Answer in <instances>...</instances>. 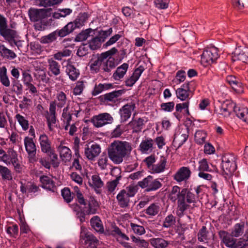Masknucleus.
I'll list each match as a JSON object with an SVG mask.
<instances>
[{"label":"nucleus","mask_w":248,"mask_h":248,"mask_svg":"<svg viewBox=\"0 0 248 248\" xmlns=\"http://www.w3.org/2000/svg\"><path fill=\"white\" fill-rule=\"evenodd\" d=\"M132 150V145L130 142L116 140L108 146V156L115 164H120L124 158L130 156Z\"/></svg>","instance_id":"f257e3e1"},{"label":"nucleus","mask_w":248,"mask_h":248,"mask_svg":"<svg viewBox=\"0 0 248 248\" xmlns=\"http://www.w3.org/2000/svg\"><path fill=\"white\" fill-rule=\"evenodd\" d=\"M116 65L113 58H109L105 61L102 55L98 53L93 55L89 63L90 70L93 74L98 73L100 69L103 72L109 73L116 67Z\"/></svg>","instance_id":"f03ea898"},{"label":"nucleus","mask_w":248,"mask_h":248,"mask_svg":"<svg viewBox=\"0 0 248 248\" xmlns=\"http://www.w3.org/2000/svg\"><path fill=\"white\" fill-rule=\"evenodd\" d=\"M0 35L11 46H12V41L18 38L17 31L8 28L6 18L1 14H0Z\"/></svg>","instance_id":"7ed1b4c3"},{"label":"nucleus","mask_w":248,"mask_h":248,"mask_svg":"<svg viewBox=\"0 0 248 248\" xmlns=\"http://www.w3.org/2000/svg\"><path fill=\"white\" fill-rule=\"evenodd\" d=\"M235 157L233 155L225 154L222 157V169L227 175L232 174L236 170Z\"/></svg>","instance_id":"20e7f679"},{"label":"nucleus","mask_w":248,"mask_h":248,"mask_svg":"<svg viewBox=\"0 0 248 248\" xmlns=\"http://www.w3.org/2000/svg\"><path fill=\"white\" fill-rule=\"evenodd\" d=\"M114 121L113 117L108 113H101L93 116L91 122L97 128L102 127L106 125L111 124Z\"/></svg>","instance_id":"39448f33"},{"label":"nucleus","mask_w":248,"mask_h":248,"mask_svg":"<svg viewBox=\"0 0 248 248\" xmlns=\"http://www.w3.org/2000/svg\"><path fill=\"white\" fill-rule=\"evenodd\" d=\"M218 58L217 49L215 47L204 50L201 56V62L205 66L215 62Z\"/></svg>","instance_id":"423d86ee"},{"label":"nucleus","mask_w":248,"mask_h":248,"mask_svg":"<svg viewBox=\"0 0 248 248\" xmlns=\"http://www.w3.org/2000/svg\"><path fill=\"white\" fill-rule=\"evenodd\" d=\"M182 202L181 205V217L184 216V212L189 207L188 203H192L196 202V196L194 193L187 188L182 189V195H181Z\"/></svg>","instance_id":"0eeeda50"},{"label":"nucleus","mask_w":248,"mask_h":248,"mask_svg":"<svg viewBox=\"0 0 248 248\" xmlns=\"http://www.w3.org/2000/svg\"><path fill=\"white\" fill-rule=\"evenodd\" d=\"M24 144L29 161L32 163L35 162L37 147L33 138L28 136L25 137L24 139Z\"/></svg>","instance_id":"6e6552de"},{"label":"nucleus","mask_w":248,"mask_h":248,"mask_svg":"<svg viewBox=\"0 0 248 248\" xmlns=\"http://www.w3.org/2000/svg\"><path fill=\"white\" fill-rule=\"evenodd\" d=\"M138 186L142 188H146L147 191H155L162 186V184L157 179L149 175L138 182Z\"/></svg>","instance_id":"1a4fd4ad"},{"label":"nucleus","mask_w":248,"mask_h":248,"mask_svg":"<svg viewBox=\"0 0 248 248\" xmlns=\"http://www.w3.org/2000/svg\"><path fill=\"white\" fill-rule=\"evenodd\" d=\"M80 243L89 248H97L99 240L91 232L82 231L80 235Z\"/></svg>","instance_id":"9d476101"},{"label":"nucleus","mask_w":248,"mask_h":248,"mask_svg":"<svg viewBox=\"0 0 248 248\" xmlns=\"http://www.w3.org/2000/svg\"><path fill=\"white\" fill-rule=\"evenodd\" d=\"M182 195V189L181 190L180 187L178 186H175L172 187L169 195V199L172 202H175L177 200L176 214L179 217H181V213Z\"/></svg>","instance_id":"9b49d317"},{"label":"nucleus","mask_w":248,"mask_h":248,"mask_svg":"<svg viewBox=\"0 0 248 248\" xmlns=\"http://www.w3.org/2000/svg\"><path fill=\"white\" fill-rule=\"evenodd\" d=\"M189 82H186L175 91L176 97L181 101H189L192 94L190 89Z\"/></svg>","instance_id":"f8f14e48"},{"label":"nucleus","mask_w":248,"mask_h":248,"mask_svg":"<svg viewBox=\"0 0 248 248\" xmlns=\"http://www.w3.org/2000/svg\"><path fill=\"white\" fill-rule=\"evenodd\" d=\"M136 108V105L134 102H130L123 106L119 111L121 122H126L130 117L132 112Z\"/></svg>","instance_id":"ddd939ff"},{"label":"nucleus","mask_w":248,"mask_h":248,"mask_svg":"<svg viewBox=\"0 0 248 248\" xmlns=\"http://www.w3.org/2000/svg\"><path fill=\"white\" fill-rule=\"evenodd\" d=\"M111 174L112 176H115L116 178L107 183V188L109 193H112L119 183V181L122 178L121 169L118 167H114L111 171Z\"/></svg>","instance_id":"4468645a"},{"label":"nucleus","mask_w":248,"mask_h":248,"mask_svg":"<svg viewBox=\"0 0 248 248\" xmlns=\"http://www.w3.org/2000/svg\"><path fill=\"white\" fill-rule=\"evenodd\" d=\"M237 106L232 100H226L224 101L220 107L219 114L224 117H228L233 112Z\"/></svg>","instance_id":"2eb2a0df"},{"label":"nucleus","mask_w":248,"mask_h":248,"mask_svg":"<svg viewBox=\"0 0 248 248\" xmlns=\"http://www.w3.org/2000/svg\"><path fill=\"white\" fill-rule=\"evenodd\" d=\"M38 141L42 153L46 154L52 152L53 149L52 142L46 134L40 135Z\"/></svg>","instance_id":"dca6fc26"},{"label":"nucleus","mask_w":248,"mask_h":248,"mask_svg":"<svg viewBox=\"0 0 248 248\" xmlns=\"http://www.w3.org/2000/svg\"><path fill=\"white\" fill-rule=\"evenodd\" d=\"M218 235L221 240V242L226 247L230 248L237 247L236 239L233 238V236H232L231 233H229L227 232L222 230L218 232Z\"/></svg>","instance_id":"f3484780"},{"label":"nucleus","mask_w":248,"mask_h":248,"mask_svg":"<svg viewBox=\"0 0 248 248\" xmlns=\"http://www.w3.org/2000/svg\"><path fill=\"white\" fill-rule=\"evenodd\" d=\"M101 152V148L97 144H93L91 146L86 144L84 149V154L86 157L90 160H93L98 156Z\"/></svg>","instance_id":"a211bd4d"},{"label":"nucleus","mask_w":248,"mask_h":248,"mask_svg":"<svg viewBox=\"0 0 248 248\" xmlns=\"http://www.w3.org/2000/svg\"><path fill=\"white\" fill-rule=\"evenodd\" d=\"M47 11L45 9H37L31 8L29 10V15L31 21L36 22L45 18L47 16Z\"/></svg>","instance_id":"6ab92c4d"},{"label":"nucleus","mask_w":248,"mask_h":248,"mask_svg":"<svg viewBox=\"0 0 248 248\" xmlns=\"http://www.w3.org/2000/svg\"><path fill=\"white\" fill-rule=\"evenodd\" d=\"M57 151L60 154V157L65 163L69 162L72 158V152L67 146L61 142L57 147Z\"/></svg>","instance_id":"aec40b11"},{"label":"nucleus","mask_w":248,"mask_h":248,"mask_svg":"<svg viewBox=\"0 0 248 248\" xmlns=\"http://www.w3.org/2000/svg\"><path fill=\"white\" fill-rule=\"evenodd\" d=\"M84 207L87 215H93L97 213L99 207L97 201L93 197H91L89 200H86V204Z\"/></svg>","instance_id":"412c9836"},{"label":"nucleus","mask_w":248,"mask_h":248,"mask_svg":"<svg viewBox=\"0 0 248 248\" xmlns=\"http://www.w3.org/2000/svg\"><path fill=\"white\" fill-rule=\"evenodd\" d=\"M125 92L124 90L114 91L112 92L106 93L101 96V99L104 102L115 103L118 101V98L121 96Z\"/></svg>","instance_id":"4be33fe9"},{"label":"nucleus","mask_w":248,"mask_h":248,"mask_svg":"<svg viewBox=\"0 0 248 248\" xmlns=\"http://www.w3.org/2000/svg\"><path fill=\"white\" fill-rule=\"evenodd\" d=\"M191 171L188 168L182 167L174 175V179L178 182L187 180L190 176Z\"/></svg>","instance_id":"5701e85b"},{"label":"nucleus","mask_w":248,"mask_h":248,"mask_svg":"<svg viewBox=\"0 0 248 248\" xmlns=\"http://www.w3.org/2000/svg\"><path fill=\"white\" fill-rule=\"evenodd\" d=\"M48 63V73L51 76H57L61 74V65L59 63L52 58L49 59Z\"/></svg>","instance_id":"b1692460"},{"label":"nucleus","mask_w":248,"mask_h":248,"mask_svg":"<svg viewBox=\"0 0 248 248\" xmlns=\"http://www.w3.org/2000/svg\"><path fill=\"white\" fill-rule=\"evenodd\" d=\"M144 70V68L142 65H140L139 67L136 68L132 76L125 81V85L127 87H132L133 86L139 79Z\"/></svg>","instance_id":"393cba45"},{"label":"nucleus","mask_w":248,"mask_h":248,"mask_svg":"<svg viewBox=\"0 0 248 248\" xmlns=\"http://www.w3.org/2000/svg\"><path fill=\"white\" fill-rule=\"evenodd\" d=\"M233 58L234 61L239 60L244 62H248V48H236L233 53Z\"/></svg>","instance_id":"a878e982"},{"label":"nucleus","mask_w":248,"mask_h":248,"mask_svg":"<svg viewBox=\"0 0 248 248\" xmlns=\"http://www.w3.org/2000/svg\"><path fill=\"white\" fill-rule=\"evenodd\" d=\"M188 135L186 133L178 131L174 135L172 141L173 146L176 149L180 148L187 140Z\"/></svg>","instance_id":"bb28decb"},{"label":"nucleus","mask_w":248,"mask_h":248,"mask_svg":"<svg viewBox=\"0 0 248 248\" xmlns=\"http://www.w3.org/2000/svg\"><path fill=\"white\" fill-rule=\"evenodd\" d=\"M40 181L43 188L53 192L55 191L56 186L55 182L50 177L46 175L42 176L40 178Z\"/></svg>","instance_id":"cd10ccee"},{"label":"nucleus","mask_w":248,"mask_h":248,"mask_svg":"<svg viewBox=\"0 0 248 248\" xmlns=\"http://www.w3.org/2000/svg\"><path fill=\"white\" fill-rule=\"evenodd\" d=\"M119 205L122 208L128 206L130 202V197L126 194L124 190H122L116 197Z\"/></svg>","instance_id":"c85d7f7f"},{"label":"nucleus","mask_w":248,"mask_h":248,"mask_svg":"<svg viewBox=\"0 0 248 248\" xmlns=\"http://www.w3.org/2000/svg\"><path fill=\"white\" fill-rule=\"evenodd\" d=\"M154 140L151 138H147L142 140L140 145V150L142 153L151 152L153 149Z\"/></svg>","instance_id":"c756f323"},{"label":"nucleus","mask_w":248,"mask_h":248,"mask_svg":"<svg viewBox=\"0 0 248 248\" xmlns=\"http://www.w3.org/2000/svg\"><path fill=\"white\" fill-rule=\"evenodd\" d=\"M166 163L167 159L164 156H161L159 162L155 164H154L150 172L151 173H159L163 172L165 170Z\"/></svg>","instance_id":"7c9ffc66"},{"label":"nucleus","mask_w":248,"mask_h":248,"mask_svg":"<svg viewBox=\"0 0 248 248\" xmlns=\"http://www.w3.org/2000/svg\"><path fill=\"white\" fill-rule=\"evenodd\" d=\"M67 102V96L66 94L62 92H59L56 94V100L55 101H51L49 105H51L52 103L54 104L55 107L56 106L59 108H62L66 104Z\"/></svg>","instance_id":"2f4dec72"},{"label":"nucleus","mask_w":248,"mask_h":248,"mask_svg":"<svg viewBox=\"0 0 248 248\" xmlns=\"http://www.w3.org/2000/svg\"><path fill=\"white\" fill-rule=\"evenodd\" d=\"M160 210L161 207L159 203H152L144 210V212L149 217H151L158 215Z\"/></svg>","instance_id":"473e14b6"},{"label":"nucleus","mask_w":248,"mask_h":248,"mask_svg":"<svg viewBox=\"0 0 248 248\" xmlns=\"http://www.w3.org/2000/svg\"><path fill=\"white\" fill-rule=\"evenodd\" d=\"M128 124L132 129L133 133H139L141 131L144 125V120L141 118H139L138 119H133Z\"/></svg>","instance_id":"72a5a7b5"},{"label":"nucleus","mask_w":248,"mask_h":248,"mask_svg":"<svg viewBox=\"0 0 248 248\" xmlns=\"http://www.w3.org/2000/svg\"><path fill=\"white\" fill-rule=\"evenodd\" d=\"M20 191L22 193H25L27 191L29 193H34L39 190V187L34 183L28 182L26 184H24L22 182H20Z\"/></svg>","instance_id":"f704fd0d"},{"label":"nucleus","mask_w":248,"mask_h":248,"mask_svg":"<svg viewBox=\"0 0 248 248\" xmlns=\"http://www.w3.org/2000/svg\"><path fill=\"white\" fill-rule=\"evenodd\" d=\"M66 72L69 78L73 81H76L80 75L78 69H77L72 64H68L66 66Z\"/></svg>","instance_id":"c9c22d12"},{"label":"nucleus","mask_w":248,"mask_h":248,"mask_svg":"<svg viewBox=\"0 0 248 248\" xmlns=\"http://www.w3.org/2000/svg\"><path fill=\"white\" fill-rule=\"evenodd\" d=\"M245 222L236 223L233 227L231 232L232 236L239 237L244 233Z\"/></svg>","instance_id":"e433bc0d"},{"label":"nucleus","mask_w":248,"mask_h":248,"mask_svg":"<svg viewBox=\"0 0 248 248\" xmlns=\"http://www.w3.org/2000/svg\"><path fill=\"white\" fill-rule=\"evenodd\" d=\"M235 113L239 118L248 124V108L247 107L237 106Z\"/></svg>","instance_id":"4c0bfd02"},{"label":"nucleus","mask_w":248,"mask_h":248,"mask_svg":"<svg viewBox=\"0 0 248 248\" xmlns=\"http://www.w3.org/2000/svg\"><path fill=\"white\" fill-rule=\"evenodd\" d=\"M128 68V64L124 63L122 65L117 67L113 73V77L115 80H120L124 78Z\"/></svg>","instance_id":"58836bf2"},{"label":"nucleus","mask_w":248,"mask_h":248,"mask_svg":"<svg viewBox=\"0 0 248 248\" xmlns=\"http://www.w3.org/2000/svg\"><path fill=\"white\" fill-rule=\"evenodd\" d=\"M69 106H67L62 110V117L63 118V122L66 124L64 129L65 130H67L68 127L70 125V123L72 120V116L73 115V110H71L70 111H69Z\"/></svg>","instance_id":"ea45409f"},{"label":"nucleus","mask_w":248,"mask_h":248,"mask_svg":"<svg viewBox=\"0 0 248 248\" xmlns=\"http://www.w3.org/2000/svg\"><path fill=\"white\" fill-rule=\"evenodd\" d=\"M0 54L3 58L9 60H13L16 57V54L13 51L2 44H0Z\"/></svg>","instance_id":"a19ab883"},{"label":"nucleus","mask_w":248,"mask_h":248,"mask_svg":"<svg viewBox=\"0 0 248 248\" xmlns=\"http://www.w3.org/2000/svg\"><path fill=\"white\" fill-rule=\"evenodd\" d=\"M150 243L155 248H165L168 247L169 242L160 238H154L150 240Z\"/></svg>","instance_id":"79ce46f5"},{"label":"nucleus","mask_w":248,"mask_h":248,"mask_svg":"<svg viewBox=\"0 0 248 248\" xmlns=\"http://www.w3.org/2000/svg\"><path fill=\"white\" fill-rule=\"evenodd\" d=\"M92 227L97 232H104L103 226L101 220L98 216H94L90 220Z\"/></svg>","instance_id":"37998d69"},{"label":"nucleus","mask_w":248,"mask_h":248,"mask_svg":"<svg viewBox=\"0 0 248 248\" xmlns=\"http://www.w3.org/2000/svg\"><path fill=\"white\" fill-rule=\"evenodd\" d=\"M0 81L1 84L8 87L10 85V81L7 75V70L5 66L0 68Z\"/></svg>","instance_id":"c03bdc74"},{"label":"nucleus","mask_w":248,"mask_h":248,"mask_svg":"<svg viewBox=\"0 0 248 248\" xmlns=\"http://www.w3.org/2000/svg\"><path fill=\"white\" fill-rule=\"evenodd\" d=\"M17 155L16 151L13 150H10L8 152V154L5 153L3 155L0 156V161L5 163L6 165H10L12 163L13 157L14 156Z\"/></svg>","instance_id":"a18cd8bd"},{"label":"nucleus","mask_w":248,"mask_h":248,"mask_svg":"<svg viewBox=\"0 0 248 248\" xmlns=\"http://www.w3.org/2000/svg\"><path fill=\"white\" fill-rule=\"evenodd\" d=\"M33 75L36 79L39 82L43 83H47L49 82V78L47 77L45 68L34 72Z\"/></svg>","instance_id":"49530a36"},{"label":"nucleus","mask_w":248,"mask_h":248,"mask_svg":"<svg viewBox=\"0 0 248 248\" xmlns=\"http://www.w3.org/2000/svg\"><path fill=\"white\" fill-rule=\"evenodd\" d=\"M208 231L206 226H203L197 234L198 240L200 242L206 243L209 240Z\"/></svg>","instance_id":"de8ad7c7"},{"label":"nucleus","mask_w":248,"mask_h":248,"mask_svg":"<svg viewBox=\"0 0 248 248\" xmlns=\"http://www.w3.org/2000/svg\"><path fill=\"white\" fill-rule=\"evenodd\" d=\"M56 107H55L54 104L52 103L51 105H49V113L47 112V114L46 116L47 122L52 123V124H55L56 122Z\"/></svg>","instance_id":"09e8293b"},{"label":"nucleus","mask_w":248,"mask_h":248,"mask_svg":"<svg viewBox=\"0 0 248 248\" xmlns=\"http://www.w3.org/2000/svg\"><path fill=\"white\" fill-rule=\"evenodd\" d=\"M88 18L87 14L85 13L79 14L77 18L72 22L73 25L76 29L79 28L83 26Z\"/></svg>","instance_id":"8fccbe9b"},{"label":"nucleus","mask_w":248,"mask_h":248,"mask_svg":"<svg viewBox=\"0 0 248 248\" xmlns=\"http://www.w3.org/2000/svg\"><path fill=\"white\" fill-rule=\"evenodd\" d=\"M207 137L206 133L202 130L196 131L194 135V140L198 144H203L205 142Z\"/></svg>","instance_id":"3c124183"},{"label":"nucleus","mask_w":248,"mask_h":248,"mask_svg":"<svg viewBox=\"0 0 248 248\" xmlns=\"http://www.w3.org/2000/svg\"><path fill=\"white\" fill-rule=\"evenodd\" d=\"M72 208L74 212H76V215L80 220L81 222L85 221V217L86 214L84 208L81 209V207L77 204H74L72 205Z\"/></svg>","instance_id":"603ef678"},{"label":"nucleus","mask_w":248,"mask_h":248,"mask_svg":"<svg viewBox=\"0 0 248 248\" xmlns=\"http://www.w3.org/2000/svg\"><path fill=\"white\" fill-rule=\"evenodd\" d=\"M90 186L94 188H99L104 185V183L99 175L95 174L92 177V183H89Z\"/></svg>","instance_id":"864d4df0"},{"label":"nucleus","mask_w":248,"mask_h":248,"mask_svg":"<svg viewBox=\"0 0 248 248\" xmlns=\"http://www.w3.org/2000/svg\"><path fill=\"white\" fill-rule=\"evenodd\" d=\"M0 174L3 179L11 180L13 178L11 170L6 167L0 165Z\"/></svg>","instance_id":"5fc2aeb1"},{"label":"nucleus","mask_w":248,"mask_h":248,"mask_svg":"<svg viewBox=\"0 0 248 248\" xmlns=\"http://www.w3.org/2000/svg\"><path fill=\"white\" fill-rule=\"evenodd\" d=\"M226 80L235 91H238L237 88L241 87V83L233 76H228L226 78Z\"/></svg>","instance_id":"6e6d98bb"},{"label":"nucleus","mask_w":248,"mask_h":248,"mask_svg":"<svg viewBox=\"0 0 248 248\" xmlns=\"http://www.w3.org/2000/svg\"><path fill=\"white\" fill-rule=\"evenodd\" d=\"M57 37V33L54 31L47 35L42 36L40 39V42L43 44H49L55 41Z\"/></svg>","instance_id":"4d7b16f0"},{"label":"nucleus","mask_w":248,"mask_h":248,"mask_svg":"<svg viewBox=\"0 0 248 248\" xmlns=\"http://www.w3.org/2000/svg\"><path fill=\"white\" fill-rule=\"evenodd\" d=\"M176 218L172 214H170L165 218L162 226L164 228H170L175 224Z\"/></svg>","instance_id":"13d9d810"},{"label":"nucleus","mask_w":248,"mask_h":248,"mask_svg":"<svg viewBox=\"0 0 248 248\" xmlns=\"http://www.w3.org/2000/svg\"><path fill=\"white\" fill-rule=\"evenodd\" d=\"M102 43L97 36H95L89 41V46L93 50H97L100 48Z\"/></svg>","instance_id":"bf43d9fd"},{"label":"nucleus","mask_w":248,"mask_h":248,"mask_svg":"<svg viewBox=\"0 0 248 248\" xmlns=\"http://www.w3.org/2000/svg\"><path fill=\"white\" fill-rule=\"evenodd\" d=\"M12 90L17 95H20L23 93V86L18 80L14 79L12 81Z\"/></svg>","instance_id":"052dcab7"},{"label":"nucleus","mask_w":248,"mask_h":248,"mask_svg":"<svg viewBox=\"0 0 248 248\" xmlns=\"http://www.w3.org/2000/svg\"><path fill=\"white\" fill-rule=\"evenodd\" d=\"M92 31V30L91 29H88L81 31L77 35L75 38V40L78 42H81L86 40L89 36L90 34Z\"/></svg>","instance_id":"680f3d73"},{"label":"nucleus","mask_w":248,"mask_h":248,"mask_svg":"<svg viewBox=\"0 0 248 248\" xmlns=\"http://www.w3.org/2000/svg\"><path fill=\"white\" fill-rule=\"evenodd\" d=\"M74 190L77 197L78 202L81 205H85L86 204V199L84 198L79 188L77 186H74Z\"/></svg>","instance_id":"e2e57ef3"},{"label":"nucleus","mask_w":248,"mask_h":248,"mask_svg":"<svg viewBox=\"0 0 248 248\" xmlns=\"http://www.w3.org/2000/svg\"><path fill=\"white\" fill-rule=\"evenodd\" d=\"M16 119L24 130H26L29 128L28 121L24 117L20 114H17L15 116Z\"/></svg>","instance_id":"0e129e2a"},{"label":"nucleus","mask_w":248,"mask_h":248,"mask_svg":"<svg viewBox=\"0 0 248 248\" xmlns=\"http://www.w3.org/2000/svg\"><path fill=\"white\" fill-rule=\"evenodd\" d=\"M72 51L68 49H64L59 51L54 55V58L57 60L61 61L63 57H68L71 55Z\"/></svg>","instance_id":"69168bd1"},{"label":"nucleus","mask_w":248,"mask_h":248,"mask_svg":"<svg viewBox=\"0 0 248 248\" xmlns=\"http://www.w3.org/2000/svg\"><path fill=\"white\" fill-rule=\"evenodd\" d=\"M84 82L83 81H78L75 88L73 89V93L75 95H80L82 93L85 88Z\"/></svg>","instance_id":"338daca9"},{"label":"nucleus","mask_w":248,"mask_h":248,"mask_svg":"<svg viewBox=\"0 0 248 248\" xmlns=\"http://www.w3.org/2000/svg\"><path fill=\"white\" fill-rule=\"evenodd\" d=\"M198 170L201 171H211L212 170L209 168L207 161L206 159L203 158L199 162Z\"/></svg>","instance_id":"774afa93"}]
</instances>
